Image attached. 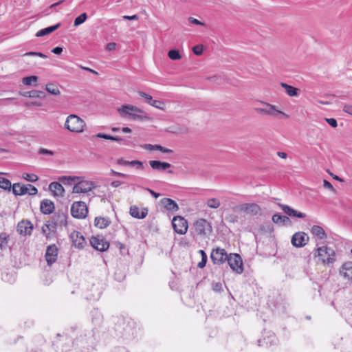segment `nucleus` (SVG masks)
<instances>
[{
	"mask_svg": "<svg viewBox=\"0 0 352 352\" xmlns=\"http://www.w3.org/2000/svg\"><path fill=\"white\" fill-rule=\"evenodd\" d=\"M129 166H136L137 168H142V162L139 160H133L129 162Z\"/></svg>",
	"mask_w": 352,
	"mask_h": 352,
	"instance_id": "50",
	"label": "nucleus"
},
{
	"mask_svg": "<svg viewBox=\"0 0 352 352\" xmlns=\"http://www.w3.org/2000/svg\"><path fill=\"white\" fill-rule=\"evenodd\" d=\"M311 232L314 236H317L319 239H324L327 238V234L324 229L319 226H314L311 228Z\"/></svg>",
	"mask_w": 352,
	"mask_h": 352,
	"instance_id": "31",
	"label": "nucleus"
},
{
	"mask_svg": "<svg viewBox=\"0 0 352 352\" xmlns=\"http://www.w3.org/2000/svg\"><path fill=\"white\" fill-rule=\"evenodd\" d=\"M343 111L352 116V104H347L343 106Z\"/></svg>",
	"mask_w": 352,
	"mask_h": 352,
	"instance_id": "52",
	"label": "nucleus"
},
{
	"mask_svg": "<svg viewBox=\"0 0 352 352\" xmlns=\"http://www.w3.org/2000/svg\"><path fill=\"white\" fill-rule=\"evenodd\" d=\"M118 111L122 117L132 118L133 120L139 118L138 113L142 112L140 109L129 104L122 105Z\"/></svg>",
	"mask_w": 352,
	"mask_h": 352,
	"instance_id": "7",
	"label": "nucleus"
},
{
	"mask_svg": "<svg viewBox=\"0 0 352 352\" xmlns=\"http://www.w3.org/2000/svg\"><path fill=\"white\" fill-rule=\"evenodd\" d=\"M199 253L201 256V261L198 263L197 267L199 268H203L206 266L207 262V255L206 252L202 250H199Z\"/></svg>",
	"mask_w": 352,
	"mask_h": 352,
	"instance_id": "40",
	"label": "nucleus"
},
{
	"mask_svg": "<svg viewBox=\"0 0 352 352\" xmlns=\"http://www.w3.org/2000/svg\"><path fill=\"white\" fill-rule=\"evenodd\" d=\"M41 211L45 214H50L54 210V203L49 199H44L41 203Z\"/></svg>",
	"mask_w": 352,
	"mask_h": 352,
	"instance_id": "21",
	"label": "nucleus"
},
{
	"mask_svg": "<svg viewBox=\"0 0 352 352\" xmlns=\"http://www.w3.org/2000/svg\"><path fill=\"white\" fill-rule=\"evenodd\" d=\"M2 280L5 282L12 283L15 281V275L12 272H4L2 273Z\"/></svg>",
	"mask_w": 352,
	"mask_h": 352,
	"instance_id": "36",
	"label": "nucleus"
},
{
	"mask_svg": "<svg viewBox=\"0 0 352 352\" xmlns=\"http://www.w3.org/2000/svg\"><path fill=\"white\" fill-rule=\"evenodd\" d=\"M58 248L56 245H50L47 248L45 259L48 265H52L57 260Z\"/></svg>",
	"mask_w": 352,
	"mask_h": 352,
	"instance_id": "14",
	"label": "nucleus"
},
{
	"mask_svg": "<svg viewBox=\"0 0 352 352\" xmlns=\"http://www.w3.org/2000/svg\"><path fill=\"white\" fill-rule=\"evenodd\" d=\"M272 221L276 224L285 225L286 223L289 221V219L287 216L274 214L272 216Z\"/></svg>",
	"mask_w": 352,
	"mask_h": 352,
	"instance_id": "33",
	"label": "nucleus"
},
{
	"mask_svg": "<svg viewBox=\"0 0 352 352\" xmlns=\"http://www.w3.org/2000/svg\"><path fill=\"white\" fill-rule=\"evenodd\" d=\"M130 214L136 219H142L145 218L148 214L146 208H142L141 210L136 206H132L130 208Z\"/></svg>",
	"mask_w": 352,
	"mask_h": 352,
	"instance_id": "19",
	"label": "nucleus"
},
{
	"mask_svg": "<svg viewBox=\"0 0 352 352\" xmlns=\"http://www.w3.org/2000/svg\"><path fill=\"white\" fill-rule=\"evenodd\" d=\"M6 237L3 234L0 235V248H3L6 244Z\"/></svg>",
	"mask_w": 352,
	"mask_h": 352,
	"instance_id": "59",
	"label": "nucleus"
},
{
	"mask_svg": "<svg viewBox=\"0 0 352 352\" xmlns=\"http://www.w3.org/2000/svg\"><path fill=\"white\" fill-rule=\"evenodd\" d=\"M73 245L77 248H82L86 243L84 236L80 232L74 231L70 234Z\"/></svg>",
	"mask_w": 352,
	"mask_h": 352,
	"instance_id": "15",
	"label": "nucleus"
},
{
	"mask_svg": "<svg viewBox=\"0 0 352 352\" xmlns=\"http://www.w3.org/2000/svg\"><path fill=\"white\" fill-rule=\"evenodd\" d=\"M26 186H28L27 194L33 195H36L37 193V192H38L37 188L36 187H34V186H32L31 184H28V185H26Z\"/></svg>",
	"mask_w": 352,
	"mask_h": 352,
	"instance_id": "48",
	"label": "nucleus"
},
{
	"mask_svg": "<svg viewBox=\"0 0 352 352\" xmlns=\"http://www.w3.org/2000/svg\"><path fill=\"white\" fill-rule=\"evenodd\" d=\"M280 208L283 210V211L287 214L288 216L291 217H297L300 219H303L306 217V214L301 212L300 211L296 210L287 205L285 204H278Z\"/></svg>",
	"mask_w": 352,
	"mask_h": 352,
	"instance_id": "16",
	"label": "nucleus"
},
{
	"mask_svg": "<svg viewBox=\"0 0 352 352\" xmlns=\"http://www.w3.org/2000/svg\"><path fill=\"white\" fill-rule=\"evenodd\" d=\"M228 256L229 254H227L226 251L221 248L213 249L210 254L211 260L215 265H221L225 263Z\"/></svg>",
	"mask_w": 352,
	"mask_h": 352,
	"instance_id": "11",
	"label": "nucleus"
},
{
	"mask_svg": "<svg viewBox=\"0 0 352 352\" xmlns=\"http://www.w3.org/2000/svg\"><path fill=\"white\" fill-rule=\"evenodd\" d=\"M96 137L99 138H103V139H105V140H111V141H113V136H111V135H107V134H104V133H99L96 134Z\"/></svg>",
	"mask_w": 352,
	"mask_h": 352,
	"instance_id": "53",
	"label": "nucleus"
},
{
	"mask_svg": "<svg viewBox=\"0 0 352 352\" xmlns=\"http://www.w3.org/2000/svg\"><path fill=\"white\" fill-rule=\"evenodd\" d=\"M111 223L110 219L108 217H98L95 218L94 225L95 226L104 229L109 226Z\"/></svg>",
	"mask_w": 352,
	"mask_h": 352,
	"instance_id": "27",
	"label": "nucleus"
},
{
	"mask_svg": "<svg viewBox=\"0 0 352 352\" xmlns=\"http://www.w3.org/2000/svg\"><path fill=\"white\" fill-rule=\"evenodd\" d=\"M22 96L25 97L33 98H41L44 99L45 98V92L38 90H32L29 91H25L21 94Z\"/></svg>",
	"mask_w": 352,
	"mask_h": 352,
	"instance_id": "30",
	"label": "nucleus"
},
{
	"mask_svg": "<svg viewBox=\"0 0 352 352\" xmlns=\"http://www.w3.org/2000/svg\"><path fill=\"white\" fill-rule=\"evenodd\" d=\"M142 147L144 149L149 150L151 151H153V144H145L142 145Z\"/></svg>",
	"mask_w": 352,
	"mask_h": 352,
	"instance_id": "63",
	"label": "nucleus"
},
{
	"mask_svg": "<svg viewBox=\"0 0 352 352\" xmlns=\"http://www.w3.org/2000/svg\"><path fill=\"white\" fill-rule=\"evenodd\" d=\"M116 43H113V42L108 43L106 47V49L108 51H113V50H116Z\"/></svg>",
	"mask_w": 352,
	"mask_h": 352,
	"instance_id": "56",
	"label": "nucleus"
},
{
	"mask_svg": "<svg viewBox=\"0 0 352 352\" xmlns=\"http://www.w3.org/2000/svg\"><path fill=\"white\" fill-rule=\"evenodd\" d=\"M88 213V208L83 201H75L71 207V214L76 219H83Z\"/></svg>",
	"mask_w": 352,
	"mask_h": 352,
	"instance_id": "5",
	"label": "nucleus"
},
{
	"mask_svg": "<svg viewBox=\"0 0 352 352\" xmlns=\"http://www.w3.org/2000/svg\"><path fill=\"white\" fill-rule=\"evenodd\" d=\"M172 226L175 232L179 234H184L188 230V222L181 216L174 217L172 220Z\"/></svg>",
	"mask_w": 352,
	"mask_h": 352,
	"instance_id": "9",
	"label": "nucleus"
},
{
	"mask_svg": "<svg viewBox=\"0 0 352 352\" xmlns=\"http://www.w3.org/2000/svg\"><path fill=\"white\" fill-rule=\"evenodd\" d=\"M161 203L164 208L168 211L176 212L179 210L177 204L171 199L164 198L161 200Z\"/></svg>",
	"mask_w": 352,
	"mask_h": 352,
	"instance_id": "22",
	"label": "nucleus"
},
{
	"mask_svg": "<svg viewBox=\"0 0 352 352\" xmlns=\"http://www.w3.org/2000/svg\"><path fill=\"white\" fill-rule=\"evenodd\" d=\"M325 120L330 126H331L333 128L338 126L337 121L334 118H326Z\"/></svg>",
	"mask_w": 352,
	"mask_h": 352,
	"instance_id": "55",
	"label": "nucleus"
},
{
	"mask_svg": "<svg viewBox=\"0 0 352 352\" xmlns=\"http://www.w3.org/2000/svg\"><path fill=\"white\" fill-rule=\"evenodd\" d=\"M150 105L162 110L164 109L165 107L164 102L157 100H153Z\"/></svg>",
	"mask_w": 352,
	"mask_h": 352,
	"instance_id": "44",
	"label": "nucleus"
},
{
	"mask_svg": "<svg viewBox=\"0 0 352 352\" xmlns=\"http://www.w3.org/2000/svg\"><path fill=\"white\" fill-rule=\"evenodd\" d=\"M91 245L96 250L104 252L109 248V243L103 236H96L90 239Z\"/></svg>",
	"mask_w": 352,
	"mask_h": 352,
	"instance_id": "12",
	"label": "nucleus"
},
{
	"mask_svg": "<svg viewBox=\"0 0 352 352\" xmlns=\"http://www.w3.org/2000/svg\"><path fill=\"white\" fill-rule=\"evenodd\" d=\"M204 50V46L202 45H197L192 47L193 53L197 56L202 54Z\"/></svg>",
	"mask_w": 352,
	"mask_h": 352,
	"instance_id": "45",
	"label": "nucleus"
},
{
	"mask_svg": "<svg viewBox=\"0 0 352 352\" xmlns=\"http://www.w3.org/2000/svg\"><path fill=\"white\" fill-rule=\"evenodd\" d=\"M32 229V224L28 221H21L17 226V231L20 234L30 235Z\"/></svg>",
	"mask_w": 352,
	"mask_h": 352,
	"instance_id": "17",
	"label": "nucleus"
},
{
	"mask_svg": "<svg viewBox=\"0 0 352 352\" xmlns=\"http://www.w3.org/2000/svg\"><path fill=\"white\" fill-rule=\"evenodd\" d=\"M38 153L41 154V155H51V156L54 155V151H50V150H47V149L44 148H41L38 150Z\"/></svg>",
	"mask_w": 352,
	"mask_h": 352,
	"instance_id": "51",
	"label": "nucleus"
},
{
	"mask_svg": "<svg viewBox=\"0 0 352 352\" xmlns=\"http://www.w3.org/2000/svg\"><path fill=\"white\" fill-rule=\"evenodd\" d=\"M52 52L55 54H60L63 52V48L60 47H56L52 50Z\"/></svg>",
	"mask_w": 352,
	"mask_h": 352,
	"instance_id": "62",
	"label": "nucleus"
},
{
	"mask_svg": "<svg viewBox=\"0 0 352 352\" xmlns=\"http://www.w3.org/2000/svg\"><path fill=\"white\" fill-rule=\"evenodd\" d=\"M28 186L20 183L14 184L12 186L13 193L16 195H23L27 194Z\"/></svg>",
	"mask_w": 352,
	"mask_h": 352,
	"instance_id": "28",
	"label": "nucleus"
},
{
	"mask_svg": "<svg viewBox=\"0 0 352 352\" xmlns=\"http://www.w3.org/2000/svg\"><path fill=\"white\" fill-rule=\"evenodd\" d=\"M24 56H36L41 57L43 58H47V56L45 54H44L41 52H27L24 54Z\"/></svg>",
	"mask_w": 352,
	"mask_h": 352,
	"instance_id": "49",
	"label": "nucleus"
},
{
	"mask_svg": "<svg viewBox=\"0 0 352 352\" xmlns=\"http://www.w3.org/2000/svg\"><path fill=\"white\" fill-rule=\"evenodd\" d=\"M206 204L210 208L217 209L220 206V201L217 198H210L207 200Z\"/></svg>",
	"mask_w": 352,
	"mask_h": 352,
	"instance_id": "35",
	"label": "nucleus"
},
{
	"mask_svg": "<svg viewBox=\"0 0 352 352\" xmlns=\"http://www.w3.org/2000/svg\"><path fill=\"white\" fill-rule=\"evenodd\" d=\"M160 151H161L163 153H166V154H170L173 152V150L166 148V147H164L162 146H161Z\"/></svg>",
	"mask_w": 352,
	"mask_h": 352,
	"instance_id": "60",
	"label": "nucleus"
},
{
	"mask_svg": "<svg viewBox=\"0 0 352 352\" xmlns=\"http://www.w3.org/2000/svg\"><path fill=\"white\" fill-rule=\"evenodd\" d=\"M189 21L193 24H195V25H204V23L201 22L200 21L193 18V17H190L188 19Z\"/></svg>",
	"mask_w": 352,
	"mask_h": 352,
	"instance_id": "58",
	"label": "nucleus"
},
{
	"mask_svg": "<svg viewBox=\"0 0 352 352\" xmlns=\"http://www.w3.org/2000/svg\"><path fill=\"white\" fill-rule=\"evenodd\" d=\"M212 289L215 292H220L222 289V285L221 283H217L212 284Z\"/></svg>",
	"mask_w": 352,
	"mask_h": 352,
	"instance_id": "57",
	"label": "nucleus"
},
{
	"mask_svg": "<svg viewBox=\"0 0 352 352\" xmlns=\"http://www.w3.org/2000/svg\"><path fill=\"white\" fill-rule=\"evenodd\" d=\"M0 188L3 190H10L12 188L11 182L8 179L0 176Z\"/></svg>",
	"mask_w": 352,
	"mask_h": 352,
	"instance_id": "37",
	"label": "nucleus"
},
{
	"mask_svg": "<svg viewBox=\"0 0 352 352\" xmlns=\"http://www.w3.org/2000/svg\"><path fill=\"white\" fill-rule=\"evenodd\" d=\"M23 83L25 85H31L32 83H36L38 81V77L36 76H30L25 77L22 80Z\"/></svg>",
	"mask_w": 352,
	"mask_h": 352,
	"instance_id": "38",
	"label": "nucleus"
},
{
	"mask_svg": "<svg viewBox=\"0 0 352 352\" xmlns=\"http://www.w3.org/2000/svg\"><path fill=\"white\" fill-rule=\"evenodd\" d=\"M168 56L173 60H177L182 58L179 51L177 50H170L168 53Z\"/></svg>",
	"mask_w": 352,
	"mask_h": 352,
	"instance_id": "39",
	"label": "nucleus"
},
{
	"mask_svg": "<svg viewBox=\"0 0 352 352\" xmlns=\"http://www.w3.org/2000/svg\"><path fill=\"white\" fill-rule=\"evenodd\" d=\"M139 95L144 98L145 99V101L146 102H147L148 104H151V102H153V99L152 98L151 96L147 94H145L144 92L143 91H139L138 92Z\"/></svg>",
	"mask_w": 352,
	"mask_h": 352,
	"instance_id": "46",
	"label": "nucleus"
},
{
	"mask_svg": "<svg viewBox=\"0 0 352 352\" xmlns=\"http://www.w3.org/2000/svg\"><path fill=\"white\" fill-rule=\"evenodd\" d=\"M309 236L304 232L295 233L292 237V244L296 248L305 246L309 241Z\"/></svg>",
	"mask_w": 352,
	"mask_h": 352,
	"instance_id": "13",
	"label": "nucleus"
},
{
	"mask_svg": "<svg viewBox=\"0 0 352 352\" xmlns=\"http://www.w3.org/2000/svg\"><path fill=\"white\" fill-rule=\"evenodd\" d=\"M111 173L113 175H116V176H119V177H128L129 175H126V174H124V173H119V172H116L113 170H111Z\"/></svg>",
	"mask_w": 352,
	"mask_h": 352,
	"instance_id": "61",
	"label": "nucleus"
},
{
	"mask_svg": "<svg viewBox=\"0 0 352 352\" xmlns=\"http://www.w3.org/2000/svg\"><path fill=\"white\" fill-rule=\"evenodd\" d=\"M52 228H56L55 223H54L53 222H52L51 223H46L42 227V232L45 235L48 236L50 234V232H48L47 231H50Z\"/></svg>",
	"mask_w": 352,
	"mask_h": 352,
	"instance_id": "41",
	"label": "nucleus"
},
{
	"mask_svg": "<svg viewBox=\"0 0 352 352\" xmlns=\"http://www.w3.org/2000/svg\"><path fill=\"white\" fill-rule=\"evenodd\" d=\"M96 187V184L94 182L83 180L82 177L77 181L73 187V193H87L91 191Z\"/></svg>",
	"mask_w": 352,
	"mask_h": 352,
	"instance_id": "4",
	"label": "nucleus"
},
{
	"mask_svg": "<svg viewBox=\"0 0 352 352\" xmlns=\"http://www.w3.org/2000/svg\"><path fill=\"white\" fill-rule=\"evenodd\" d=\"M60 26V23H58L54 25L47 27L38 31L36 34V36L41 37L51 34L54 31L56 30Z\"/></svg>",
	"mask_w": 352,
	"mask_h": 352,
	"instance_id": "29",
	"label": "nucleus"
},
{
	"mask_svg": "<svg viewBox=\"0 0 352 352\" xmlns=\"http://www.w3.org/2000/svg\"><path fill=\"white\" fill-rule=\"evenodd\" d=\"M280 86L285 89L288 96L291 97H297L299 96L298 89L285 82H280Z\"/></svg>",
	"mask_w": 352,
	"mask_h": 352,
	"instance_id": "26",
	"label": "nucleus"
},
{
	"mask_svg": "<svg viewBox=\"0 0 352 352\" xmlns=\"http://www.w3.org/2000/svg\"><path fill=\"white\" fill-rule=\"evenodd\" d=\"M277 338L274 333L270 334L267 338L264 337L262 340L258 341L259 346L266 345L267 346H271L277 343Z\"/></svg>",
	"mask_w": 352,
	"mask_h": 352,
	"instance_id": "25",
	"label": "nucleus"
},
{
	"mask_svg": "<svg viewBox=\"0 0 352 352\" xmlns=\"http://www.w3.org/2000/svg\"><path fill=\"white\" fill-rule=\"evenodd\" d=\"M85 126V122L74 114L68 116L65 122V128L74 133H82Z\"/></svg>",
	"mask_w": 352,
	"mask_h": 352,
	"instance_id": "2",
	"label": "nucleus"
},
{
	"mask_svg": "<svg viewBox=\"0 0 352 352\" xmlns=\"http://www.w3.org/2000/svg\"><path fill=\"white\" fill-rule=\"evenodd\" d=\"M340 273L344 278L352 281V262L344 263L340 270Z\"/></svg>",
	"mask_w": 352,
	"mask_h": 352,
	"instance_id": "20",
	"label": "nucleus"
},
{
	"mask_svg": "<svg viewBox=\"0 0 352 352\" xmlns=\"http://www.w3.org/2000/svg\"><path fill=\"white\" fill-rule=\"evenodd\" d=\"M256 111L259 113H264L273 117H276L278 114H281L284 117L288 118V116L284 112L278 110L276 106L267 102H263V107L256 108Z\"/></svg>",
	"mask_w": 352,
	"mask_h": 352,
	"instance_id": "10",
	"label": "nucleus"
},
{
	"mask_svg": "<svg viewBox=\"0 0 352 352\" xmlns=\"http://www.w3.org/2000/svg\"><path fill=\"white\" fill-rule=\"evenodd\" d=\"M192 229L197 235L204 237L212 232V226L207 220L199 219L194 223Z\"/></svg>",
	"mask_w": 352,
	"mask_h": 352,
	"instance_id": "3",
	"label": "nucleus"
},
{
	"mask_svg": "<svg viewBox=\"0 0 352 352\" xmlns=\"http://www.w3.org/2000/svg\"><path fill=\"white\" fill-rule=\"evenodd\" d=\"M60 2V1H58V2L51 5L50 6H49L48 8L43 12V14L48 15L50 13L53 12L55 10L56 7L59 5Z\"/></svg>",
	"mask_w": 352,
	"mask_h": 352,
	"instance_id": "47",
	"label": "nucleus"
},
{
	"mask_svg": "<svg viewBox=\"0 0 352 352\" xmlns=\"http://www.w3.org/2000/svg\"><path fill=\"white\" fill-rule=\"evenodd\" d=\"M80 179L78 176H61L58 177V181L64 184L72 185L76 184Z\"/></svg>",
	"mask_w": 352,
	"mask_h": 352,
	"instance_id": "32",
	"label": "nucleus"
},
{
	"mask_svg": "<svg viewBox=\"0 0 352 352\" xmlns=\"http://www.w3.org/2000/svg\"><path fill=\"white\" fill-rule=\"evenodd\" d=\"M123 329L122 336L126 339L133 338L137 333V328L135 327L133 322H128Z\"/></svg>",
	"mask_w": 352,
	"mask_h": 352,
	"instance_id": "18",
	"label": "nucleus"
},
{
	"mask_svg": "<svg viewBox=\"0 0 352 352\" xmlns=\"http://www.w3.org/2000/svg\"><path fill=\"white\" fill-rule=\"evenodd\" d=\"M49 189L55 196H63L65 189L63 186L56 182H53L49 185Z\"/></svg>",
	"mask_w": 352,
	"mask_h": 352,
	"instance_id": "24",
	"label": "nucleus"
},
{
	"mask_svg": "<svg viewBox=\"0 0 352 352\" xmlns=\"http://www.w3.org/2000/svg\"><path fill=\"white\" fill-rule=\"evenodd\" d=\"M46 90L51 94L54 96H58L60 94V90L58 86L53 83H50L46 85Z\"/></svg>",
	"mask_w": 352,
	"mask_h": 352,
	"instance_id": "34",
	"label": "nucleus"
},
{
	"mask_svg": "<svg viewBox=\"0 0 352 352\" xmlns=\"http://www.w3.org/2000/svg\"><path fill=\"white\" fill-rule=\"evenodd\" d=\"M123 19L127 20H136L138 19V16L136 14L132 16L124 15L123 16Z\"/></svg>",
	"mask_w": 352,
	"mask_h": 352,
	"instance_id": "64",
	"label": "nucleus"
},
{
	"mask_svg": "<svg viewBox=\"0 0 352 352\" xmlns=\"http://www.w3.org/2000/svg\"><path fill=\"white\" fill-rule=\"evenodd\" d=\"M230 268L240 274L243 272V261L241 256L238 254H230L226 260Z\"/></svg>",
	"mask_w": 352,
	"mask_h": 352,
	"instance_id": "6",
	"label": "nucleus"
},
{
	"mask_svg": "<svg viewBox=\"0 0 352 352\" xmlns=\"http://www.w3.org/2000/svg\"><path fill=\"white\" fill-rule=\"evenodd\" d=\"M314 257L324 265H329L336 261V253L333 249L323 245L316 248L314 251Z\"/></svg>",
	"mask_w": 352,
	"mask_h": 352,
	"instance_id": "1",
	"label": "nucleus"
},
{
	"mask_svg": "<svg viewBox=\"0 0 352 352\" xmlns=\"http://www.w3.org/2000/svg\"><path fill=\"white\" fill-rule=\"evenodd\" d=\"M86 19H87V14L82 13L80 16H78V17H76L75 19L74 25L76 27L78 26V25H81L82 23H83Z\"/></svg>",
	"mask_w": 352,
	"mask_h": 352,
	"instance_id": "42",
	"label": "nucleus"
},
{
	"mask_svg": "<svg viewBox=\"0 0 352 352\" xmlns=\"http://www.w3.org/2000/svg\"><path fill=\"white\" fill-rule=\"evenodd\" d=\"M23 178L31 182H35L38 179V177L35 174L26 173L23 174Z\"/></svg>",
	"mask_w": 352,
	"mask_h": 352,
	"instance_id": "43",
	"label": "nucleus"
},
{
	"mask_svg": "<svg viewBox=\"0 0 352 352\" xmlns=\"http://www.w3.org/2000/svg\"><path fill=\"white\" fill-rule=\"evenodd\" d=\"M323 186L325 188H327V189H329L331 190V191L333 192H335L336 190L335 188H333V186H332V184L328 182L327 180H324L323 181Z\"/></svg>",
	"mask_w": 352,
	"mask_h": 352,
	"instance_id": "54",
	"label": "nucleus"
},
{
	"mask_svg": "<svg viewBox=\"0 0 352 352\" xmlns=\"http://www.w3.org/2000/svg\"><path fill=\"white\" fill-rule=\"evenodd\" d=\"M235 210L247 214L254 216L260 213L261 207L255 203H245L236 206Z\"/></svg>",
	"mask_w": 352,
	"mask_h": 352,
	"instance_id": "8",
	"label": "nucleus"
},
{
	"mask_svg": "<svg viewBox=\"0 0 352 352\" xmlns=\"http://www.w3.org/2000/svg\"><path fill=\"white\" fill-rule=\"evenodd\" d=\"M149 164L153 169L160 171L165 170L171 166L170 164L159 160H151Z\"/></svg>",
	"mask_w": 352,
	"mask_h": 352,
	"instance_id": "23",
	"label": "nucleus"
}]
</instances>
